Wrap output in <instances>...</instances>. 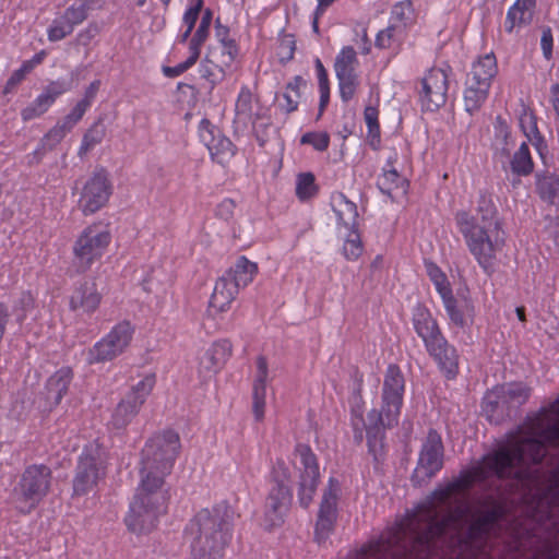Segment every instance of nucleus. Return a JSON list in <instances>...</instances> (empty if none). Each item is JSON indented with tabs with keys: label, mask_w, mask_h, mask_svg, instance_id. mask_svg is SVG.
Here are the masks:
<instances>
[{
	"label": "nucleus",
	"mask_w": 559,
	"mask_h": 559,
	"mask_svg": "<svg viewBox=\"0 0 559 559\" xmlns=\"http://www.w3.org/2000/svg\"><path fill=\"white\" fill-rule=\"evenodd\" d=\"M426 271L441 298L452 294L450 283L438 265L431 262L427 263Z\"/></svg>",
	"instance_id": "nucleus-46"
},
{
	"label": "nucleus",
	"mask_w": 559,
	"mask_h": 559,
	"mask_svg": "<svg viewBox=\"0 0 559 559\" xmlns=\"http://www.w3.org/2000/svg\"><path fill=\"white\" fill-rule=\"evenodd\" d=\"M229 33V28L221 24L219 20H217L215 24V37L218 45H224L225 43H236L235 39L230 37Z\"/></svg>",
	"instance_id": "nucleus-63"
},
{
	"label": "nucleus",
	"mask_w": 559,
	"mask_h": 559,
	"mask_svg": "<svg viewBox=\"0 0 559 559\" xmlns=\"http://www.w3.org/2000/svg\"><path fill=\"white\" fill-rule=\"evenodd\" d=\"M296 197L299 201H308L317 195L318 186L311 173H300L296 178Z\"/></svg>",
	"instance_id": "nucleus-44"
},
{
	"label": "nucleus",
	"mask_w": 559,
	"mask_h": 559,
	"mask_svg": "<svg viewBox=\"0 0 559 559\" xmlns=\"http://www.w3.org/2000/svg\"><path fill=\"white\" fill-rule=\"evenodd\" d=\"M331 206L336 216L340 234H342L343 229L357 227V205L353 201L348 200L344 193H333L331 195Z\"/></svg>",
	"instance_id": "nucleus-26"
},
{
	"label": "nucleus",
	"mask_w": 559,
	"mask_h": 559,
	"mask_svg": "<svg viewBox=\"0 0 559 559\" xmlns=\"http://www.w3.org/2000/svg\"><path fill=\"white\" fill-rule=\"evenodd\" d=\"M32 70L29 69V66H27L24 61L22 62L21 67L12 72L10 78L7 80L4 86H3V94H10L12 93L19 84H21L27 74H29Z\"/></svg>",
	"instance_id": "nucleus-52"
},
{
	"label": "nucleus",
	"mask_w": 559,
	"mask_h": 559,
	"mask_svg": "<svg viewBox=\"0 0 559 559\" xmlns=\"http://www.w3.org/2000/svg\"><path fill=\"white\" fill-rule=\"evenodd\" d=\"M71 131L63 122L55 124L44 136V143H47L50 148L60 143L64 136Z\"/></svg>",
	"instance_id": "nucleus-55"
},
{
	"label": "nucleus",
	"mask_w": 559,
	"mask_h": 559,
	"mask_svg": "<svg viewBox=\"0 0 559 559\" xmlns=\"http://www.w3.org/2000/svg\"><path fill=\"white\" fill-rule=\"evenodd\" d=\"M134 334V326L129 321H121L88 352V362L98 364L110 361L120 356L131 344Z\"/></svg>",
	"instance_id": "nucleus-12"
},
{
	"label": "nucleus",
	"mask_w": 559,
	"mask_h": 559,
	"mask_svg": "<svg viewBox=\"0 0 559 559\" xmlns=\"http://www.w3.org/2000/svg\"><path fill=\"white\" fill-rule=\"evenodd\" d=\"M379 110L374 106H367L364 110V119L371 135H379L380 126L378 121Z\"/></svg>",
	"instance_id": "nucleus-57"
},
{
	"label": "nucleus",
	"mask_w": 559,
	"mask_h": 559,
	"mask_svg": "<svg viewBox=\"0 0 559 559\" xmlns=\"http://www.w3.org/2000/svg\"><path fill=\"white\" fill-rule=\"evenodd\" d=\"M511 171L520 177L528 176L534 170V163L526 143H522L510 160Z\"/></svg>",
	"instance_id": "nucleus-38"
},
{
	"label": "nucleus",
	"mask_w": 559,
	"mask_h": 559,
	"mask_svg": "<svg viewBox=\"0 0 559 559\" xmlns=\"http://www.w3.org/2000/svg\"><path fill=\"white\" fill-rule=\"evenodd\" d=\"M503 400V391H501L500 385L492 388L485 394L481 409L490 420L497 419L509 412V405Z\"/></svg>",
	"instance_id": "nucleus-32"
},
{
	"label": "nucleus",
	"mask_w": 559,
	"mask_h": 559,
	"mask_svg": "<svg viewBox=\"0 0 559 559\" xmlns=\"http://www.w3.org/2000/svg\"><path fill=\"white\" fill-rule=\"evenodd\" d=\"M266 400L252 399V413L255 420L261 421L265 415Z\"/></svg>",
	"instance_id": "nucleus-64"
},
{
	"label": "nucleus",
	"mask_w": 559,
	"mask_h": 559,
	"mask_svg": "<svg viewBox=\"0 0 559 559\" xmlns=\"http://www.w3.org/2000/svg\"><path fill=\"white\" fill-rule=\"evenodd\" d=\"M441 299L451 322L457 326H463L465 320L462 312L456 307V300L454 299L453 294H450Z\"/></svg>",
	"instance_id": "nucleus-54"
},
{
	"label": "nucleus",
	"mask_w": 559,
	"mask_h": 559,
	"mask_svg": "<svg viewBox=\"0 0 559 559\" xmlns=\"http://www.w3.org/2000/svg\"><path fill=\"white\" fill-rule=\"evenodd\" d=\"M238 293L239 288L224 274L215 283L209 301V312L213 316L226 312Z\"/></svg>",
	"instance_id": "nucleus-24"
},
{
	"label": "nucleus",
	"mask_w": 559,
	"mask_h": 559,
	"mask_svg": "<svg viewBox=\"0 0 559 559\" xmlns=\"http://www.w3.org/2000/svg\"><path fill=\"white\" fill-rule=\"evenodd\" d=\"M443 466V444L436 430H429L419 453L413 481L423 485L429 481Z\"/></svg>",
	"instance_id": "nucleus-14"
},
{
	"label": "nucleus",
	"mask_w": 559,
	"mask_h": 559,
	"mask_svg": "<svg viewBox=\"0 0 559 559\" xmlns=\"http://www.w3.org/2000/svg\"><path fill=\"white\" fill-rule=\"evenodd\" d=\"M259 271L258 264L241 255L235 264L225 273L230 281L240 289L253 282Z\"/></svg>",
	"instance_id": "nucleus-28"
},
{
	"label": "nucleus",
	"mask_w": 559,
	"mask_h": 559,
	"mask_svg": "<svg viewBox=\"0 0 559 559\" xmlns=\"http://www.w3.org/2000/svg\"><path fill=\"white\" fill-rule=\"evenodd\" d=\"M500 388L503 391V401L508 403L509 408L524 404L530 396V389L523 383H507Z\"/></svg>",
	"instance_id": "nucleus-42"
},
{
	"label": "nucleus",
	"mask_w": 559,
	"mask_h": 559,
	"mask_svg": "<svg viewBox=\"0 0 559 559\" xmlns=\"http://www.w3.org/2000/svg\"><path fill=\"white\" fill-rule=\"evenodd\" d=\"M73 372L70 367H61L47 381V396L55 405H58L67 394L72 381Z\"/></svg>",
	"instance_id": "nucleus-29"
},
{
	"label": "nucleus",
	"mask_w": 559,
	"mask_h": 559,
	"mask_svg": "<svg viewBox=\"0 0 559 559\" xmlns=\"http://www.w3.org/2000/svg\"><path fill=\"white\" fill-rule=\"evenodd\" d=\"M404 36V32L389 24L386 28L377 34L376 47L380 49H394L401 45Z\"/></svg>",
	"instance_id": "nucleus-45"
},
{
	"label": "nucleus",
	"mask_w": 559,
	"mask_h": 559,
	"mask_svg": "<svg viewBox=\"0 0 559 559\" xmlns=\"http://www.w3.org/2000/svg\"><path fill=\"white\" fill-rule=\"evenodd\" d=\"M72 25L64 19L63 14L56 16L47 29V37L50 41H59L73 32Z\"/></svg>",
	"instance_id": "nucleus-47"
},
{
	"label": "nucleus",
	"mask_w": 559,
	"mask_h": 559,
	"mask_svg": "<svg viewBox=\"0 0 559 559\" xmlns=\"http://www.w3.org/2000/svg\"><path fill=\"white\" fill-rule=\"evenodd\" d=\"M498 73L497 59L493 52H488L476 59L466 79L480 81L491 86L493 78Z\"/></svg>",
	"instance_id": "nucleus-30"
},
{
	"label": "nucleus",
	"mask_w": 559,
	"mask_h": 559,
	"mask_svg": "<svg viewBox=\"0 0 559 559\" xmlns=\"http://www.w3.org/2000/svg\"><path fill=\"white\" fill-rule=\"evenodd\" d=\"M404 392L405 379L400 367L394 364L389 365L383 378L381 411L371 409L365 424L370 448L383 438L386 428L399 424Z\"/></svg>",
	"instance_id": "nucleus-6"
},
{
	"label": "nucleus",
	"mask_w": 559,
	"mask_h": 559,
	"mask_svg": "<svg viewBox=\"0 0 559 559\" xmlns=\"http://www.w3.org/2000/svg\"><path fill=\"white\" fill-rule=\"evenodd\" d=\"M236 204L231 199L222 200L215 207V216L224 222H230L234 217Z\"/></svg>",
	"instance_id": "nucleus-59"
},
{
	"label": "nucleus",
	"mask_w": 559,
	"mask_h": 559,
	"mask_svg": "<svg viewBox=\"0 0 559 559\" xmlns=\"http://www.w3.org/2000/svg\"><path fill=\"white\" fill-rule=\"evenodd\" d=\"M292 503L290 487L285 485H272L265 504V516L270 526L278 525L283 522Z\"/></svg>",
	"instance_id": "nucleus-23"
},
{
	"label": "nucleus",
	"mask_w": 559,
	"mask_h": 559,
	"mask_svg": "<svg viewBox=\"0 0 559 559\" xmlns=\"http://www.w3.org/2000/svg\"><path fill=\"white\" fill-rule=\"evenodd\" d=\"M359 60L352 46H344L335 57V75L358 73Z\"/></svg>",
	"instance_id": "nucleus-37"
},
{
	"label": "nucleus",
	"mask_w": 559,
	"mask_h": 559,
	"mask_svg": "<svg viewBox=\"0 0 559 559\" xmlns=\"http://www.w3.org/2000/svg\"><path fill=\"white\" fill-rule=\"evenodd\" d=\"M536 187L540 198L551 204H559V177L552 174H537Z\"/></svg>",
	"instance_id": "nucleus-36"
},
{
	"label": "nucleus",
	"mask_w": 559,
	"mask_h": 559,
	"mask_svg": "<svg viewBox=\"0 0 559 559\" xmlns=\"http://www.w3.org/2000/svg\"><path fill=\"white\" fill-rule=\"evenodd\" d=\"M520 124L525 136L542 155V150L546 147V145L540 132L538 131L536 117L532 112H524L520 118Z\"/></svg>",
	"instance_id": "nucleus-40"
},
{
	"label": "nucleus",
	"mask_w": 559,
	"mask_h": 559,
	"mask_svg": "<svg viewBox=\"0 0 559 559\" xmlns=\"http://www.w3.org/2000/svg\"><path fill=\"white\" fill-rule=\"evenodd\" d=\"M301 144H309L314 150L323 152L330 145V135L326 132H307L300 139Z\"/></svg>",
	"instance_id": "nucleus-51"
},
{
	"label": "nucleus",
	"mask_w": 559,
	"mask_h": 559,
	"mask_svg": "<svg viewBox=\"0 0 559 559\" xmlns=\"http://www.w3.org/2000/svg\"><path fill=\"white\" fill-rule=\"evenodd\" d=\"M283 100L284 104L282 106L287 112L296 110L298 107L299 92L297 90H293L292 94L290 92L285 91L283 94Z\"/></svg>",
	"instance_id": "nucleus-61"
},
{
	"label": "nucleus",
	"mask_w": 559,
	"mask_h": 559,
	"mask_svg": "<svg viewBox=\"0 0 559 559\" xmlns=\"http://www.w3.org/2000/svg\"><path fill=\"white\" fill-rule=\"evenodd\" d=\"M69 90L70 85L64 81H51L31 104L21 110L22 119L29 121L43 116L55 104L57 98Z\"/></svg>",
	"instance_id": "nucleus-21"
},
{
	"label": "nucleus",
	"mask_w": 559,
	"mask_h": 559,
	"mask_svg": "<svg viewBox=\"0 0 559 559\" xmlns=\"http://www.w3.org/2000/svg\"><path fill=\"white\" fill-rule=\"evenodd\" d=\"M197 61L198 60L195 58H193V56L189 55L185 61H182L174 67H164L163 73L167 78H177V76L181 75L182 73H185L190 68H192L197 63Z\"/></svg>",
	"instance_id": "nucleus-58"
},
{
	"label": "nucleus",
	"mask_w": 559,
	"mask_h": 559,
	"mask_svg": "<svg viewBox=\"0 0 559 559\" xmlns=\"http://www.w3.org/2000/svg\"><path fill=\"white\" fill-rule=\"evenodd\" d=\"M88 107L90 99H81L61 122H63L68 128L72 130L74 126L83 118Z\"/></svg>",
	"instance_id": "nucleus-53"
},
{
	"label": "nucleus",
	"mask_w": 559,
	"mask_h": 559,
	"mask_svg": "<svg viewBox=\"0 0 559 559\" xmlns=\"http://www.w3.org/2000/svg\"><path fill=\"white\" fill-rule=\"evenodd\" d=\"M112 241L111 230L102 222L87 225L76 237L72 253L78 270L85 272L100 260Z\"/></svg>",
	"instance_id": "nucleus-8"
},
{
	"label": "nucleus",
	"mask_w": 559,
	"mask_h": 559,
	"mask_svg": "<svg viewBox=\"0 0 559 559\" xmlns=\"http://www.w3.org/2000/svg\"><path fill=\"white\" fill-rule=\"evenodd\" d=\"M416 14L411 0H402L396 2L390 14L389 24L406 34L407 28L414 25Z\"/></svg>",
	"instance_id": "nucleus-31"
},
{
	"label": "nucleus",
	"mask_w": 559,
	"mask_h": 559,
	"mask_svg": "<svg viewBox=\"0 0 559 559\" xmlns=\"http://www.w3.org/2000/svg\"><path fill=\"white\" fill-rule=\"evenodd\" d=\"M211 27L198 25L195 32L191 36L188 43V51L189 55L193 56L197 60H199L201 55V49L209 38Z\"/></svg>",
	"instance_id": "nucleus-50"
},
{
	"label": "nucleus",
	"mask_w": 559,
	"mask_h": 559,
	"mask_svg": "<svg viewBox=\"0 0 559 559\" xmlns=\"http://www.w3.org/2000/svg\"><path fill=\"white\" fill-rule=\"evenodd\" d=\"M233 510L226 502L202 509L190 521L186 537L192 559H217L230 537Z\"/></svg>",
	"instance_id": "nucleus-5"
},
{
	"label": "nucleus",
	"mask_w": 559,
	"mask_h": 559,
	"mask_svg": "<svg viewBox=\"0 0 559 559\" xmlns=\"http://www.w3.org/2000/svg\"><path fill=\"white\" fill-rule=\"evenodd\" d=\"M156 383L153 373L145 374L124 393L111 413L109 426L121 430L127 428L139 414Z\"/></svg>",
	"instance_id": "nucleus-10"
},
{
	"label": "nucleus",
	"mask_w": 559,
	"mask_h": 559,
	"mask_svg": "<svg viewBox=\"0 0 559 559\" xmlns=\"http://www.w3.org/2000/svg\"><path fill=\"white\" fill-rule=\"evenodd\" d=\"M413 325L440 369L448 378L454 377L459 368L456 352L448 344L437 321L427 308L418 306L414 309Z\"/></svg>",
	"instance_id": "nucleus-7"
},
{
	"label": "nucleus",
	"mask_w": 559,
	"mask_h": 559,
	"mask_svg": "<svg viewBox=\"0 0 559 559\" xmlns=\"http://www.w3.org/2000/svg\"><path fill=\"white\" fill-rule=\"evenodd\" d=\"M548 445L559 448V397L528 416L515 432L508 436L504 444L485 455L475 468L474 477L495 475L528 481L533 474L531 465L542 461Z\"/></svg>",
	"instance_id": "nucleus-2"
},
{
	"label": "nucleus",
	"mask_w": 559,
	"mask_h": 559,
	"mask_svg": "<svg viewBox=\"0 0 559 559\" xmlns=\"http://www.w3.org/2000/svg\"><path fill=\"white\" fill-rule=\"evenodd\" d=\"M552 35L549 29L544 31L540 38V48L543 51L544 57L547 60H550L552 57Z\"/></svg>",
	"instance_id": "nucleus-62"
},
{
	"label": "nucleus",
	"mask_w": 559,
	"mask_h": 559,
	"mask_svg": "<svg viewBox=\"0 0 559 559\" xmlns=\"http://www.w3.org/2000/svg\"><path fill=\"white\" fill-rule=\"evenodd\" d=\"M107 463V450L97 441L88 443L80 455L76 475L73 480L74 492L84 495L93 490L98 481L105 477Z\"/></svg>",
	"instance_id": "nucleus-9"
},
{
	"label": "nucleus",
	"mask_w": 559,
	"mask_h": 559,
	"mask_svg": "<svg viewBox=\"0 0 559 559\" xmlns=\"http://www.w3.org/2000/svg\"><path fill=\"white\" fill-rule=\"evenodd\" d=\"M179 435L166 430L153 436L142 450L141 480L124 518L128 530L135 535L151 533L166 512V496L162 490L180 452Z\"/></svg>",
	"instance_id": "nucleus-3"
},
{
	"label": "nucleus",
	"mask_w": 559,
	"mask_h": 559,
	"mask_svg": "<svg viewBox=\"0 0 559 559\" xmlns=\"http://www.w3.org/2000/svg\"><path fill=\"white\" fill-rule=\"evenodd\" d=\"M114 186L109 173L98 168L82 183L79 192L78 207L84 216H90L104 209L112 194Z\"/></svg>",
	"instance_id": "nucleus-11"
},
{
	"label": "nucleus",
	"mask_w": 559,
	"mask_h": 559,
	"mask_svg": "<svg viewBox=\"0 0 559 559\" xmlns=\"http://www.w3.org/2000/svg\"><path fill=\"white\" fill-rule=\"evenodd\" d=\"M337 80L338 94L344 103L350 102L360 87V78L358 73L335 75Z\"/></svg>",
	"instance_id": "nucleus-43"
},
{
	"label": "nucleus",
	"mask_w": 559,
	"mask_h": 559,
	"mask_svg": "<svg viewBox=\"0 0 559 559\" xmlns=\"http://www.w3.org/2000/svg\"><path fill=\"white\" fill-rule=\"evenodd\" d=\"M465 487L462 480L438 486L427 499L416 507L413 514L401 523L394 555L406 559H427L436 548L437 540L448 537L461 540L467 526L471 538L487 533L498 519L496 510L469 519L468 507L461 502L457 493Z\"/></svg>",
	"instance_id": "nucleus-1"
},
{
	"label": "nucleus",
	"mask_w": 559,
	"mask_h": 559,
	"mask_svg": "<svg viewBox=\"0 0 559 559\" xmlns=\"http://www.w3.org/2000/svg\"><path fill=\"white\" fill-rule=\"evenodd\" d=\"M340 484L336 479L330 478L328 488L324 490L319 508L316 523V540L324 543L334 530L337 519V501L340 496Z\"/></svg>",
	"instance_id": "nucleus-17"
},
{
	"label": "nucleus",
	"mask_w": 559,
	"mask_h": 559,
	"mask_svg": "<svg viewBox=\"0 0 559 559\" xmlns=\"http://www.w3.org/2000/svg\"><path fill=\"white\" fill-rule=\"evenodd\" d=\"M257 371L252 385H267L269 381V366L265 357L259 356L257 358Z\"/></svg>",
	"instance_id": "nucleus-60"
},
{
	"label": "nucleus",
	"mask_w": 559,
	"mask_h": 559,
	"mask_svg": "<svg viewBox=\"0 0 559 559\" xmlns=\"http://www.w3.org/2000/svg\"><path fill=\"white\" fill-rule=\"evenodd\" d=\"M490 85L485 84L480 81L465 80V87L463 92L464 107L465 110L473 115L477 112L484 103L486 102L489 94Z\"/></svg>",
	"instance_id": "nucleus-27"
},
{
	"label": "nucleus",
	"mask_w": 559,
	"mask_h": 559,
	"mask_svg": "<svg viewBox=\"0 0 559 559\" xmlns=\"http://www.w3.org/2000/svg\"><path fill=\"white\" fill-rule=\"evenodd\" d=\"M449 74L444 69L432 68L421 80L419 100L424 110L436 111L447 102Z\"/></svg>",
	"instance_id": "nucleus-16"
},
{
	"label": "nucleus",
	"mask_w": 559,
	"mask_h": 559,
	"mask_svg": "<svg viewBox=\"0 0 559 559\" xmlns=\"http://www.w3.org/2000/svg\"><path fill=\"white\" fill-rule=\"evenodd\" d=\"M265 115V108L259 98L247 85L239 90L236 104L234 123L239 128L253 127Z\"/></svg>",
	"instance_id": "nucleus-20"
},
{
	"label": "nucleus",
	"mask_w": 559,
	"mask_h": 559,
	"mask_svg": "<svg viewBox=\"0 0 559 559\" xmlns=\"http://www.w3.org/2000/svg\"><path fill=\"white\" fill-rule=\"evenodd\" d=\"M106 135V127L102 121H97L93 123L88 130L84 133L80 148L79 155H86L90 151H92L97 144L102 143Z\"/></svg>",
	"instance_id": "nucleus-41"
},
{
	"label": "nucleus",
	"mask_w": 559,
	"mask_h": 559,
	"mask_svg": "<svg viewBox=\"0 0 559 559\" xmlns=\"http://www.w3.org/2000/svg\"><path fill=\"white\" fill-rule=\"evenodd\" d=\"M88 13V4L85 1H81L79 3H73L69 8L64 10L62 13L64 15V19L68 20V22L72 25L74 28L75 26L82 24Z\"/></svg>",
	"instance_id": "nucleus-49"
},
{
	"label": "nucleus",
	"mask_w": 559,
	"mask_h": 559,
	"mask_svg": "<svg viewBox=\"0 0 559 559\" xmlns=\"http://www.w3.org/2000/svg\"><path fill=\"white\" fill-rule=\"evenodd\" d=\"M271 483L275 486L285 485L290 487L292 474L289 464L286 463L283 459H278L274 463L271 472Z\"/></svg>",
	"instance_id": "nucleus-48"
},
{
	"label": "nucleus",
	"mask_w": 559,
	"mask_h": 559,
	"mask_svg": "<svg viewBox=\"0 0 559 559\" xmlns=\"http://www.w3.org/2000/svg\"><path fill=\"white\" fill-rule=\"evenodd\" d=\"M379 187L382 192L390 197L405 195L408 188L407 180L395 169L385 170L379 179Z\"/></svg>",
	"instance_id": "nucleus-35"
},
{
	"label": "nucleus",
	"mask_w": 559,
	"mask_h": 559,
	"mask_svg": "<svg viewBox=\"0 0 559 559\" xmlns=\"http://www.w3.org/2000/svg\"><path fill=\"white\" fill-rule=\"evenodd\" d=\"M199 136L216 163L225 164L235 155V146L231 141L207 119L200 121Z\"/></svg>",
	"instance_id": "nucleus-19"
},
{
	"label": "nucleus",
	"mask_w": 559,
	"mask_h": 559,
	"mask_svg": "<svg viewBox=\"0 0 559 559\" xmlns=\"http://www.w3.org/2000/svg\"><path fill=\"white\" fill-rule=\"evenodd\" d=\"M203 5V0H194L185 11L182 15V24L185 27L193 29Z\"/></svg>",
	"instance_id": "nucleus-56"
},
{
	"label": "nucleus",
	"mask_w": 559,
	"mask_h": 559,
	"mask_svg": "<svg viewBox=\"0 0 559 559\" xmlns=\"http://www.w3.org/2000/svg\"><path fill=\"white\" fill-rule=\"evenodd\" d=\"M455 223L479 266L486 273H491L497 252L504 245V231L495 204L490 200L481 198L475 214L465 211L457 212Z\"/></svg>",
	"instance_id": "nucleus-4"
},
{
	"label": "nucleus",
	"mask_w": 559,
	"mask_h": 559,
	"mask_svg": "<svg viewBox=\"0 0 559 559\" xmlns=\"http://www.w3.org/2000/svg\"><path fill=\"white\" fill-rule=\"evenodd\" d=\"M535 0H515L508 9L504 29L507 33H518L523 27L531 24L535 12Z\"/></svg>",
	"instance_id": "nucleus-25"
},
{
	"label": "nucleus",
	"mask_w": 559,
	"mask_h": 559,
	"mask_svg": "<svg viewBox=\"0 0 559 559\" xmlns=\"http://www.w3.org/2000/svg\"><path fill=\"white\" fill-rule=\"evenodd\" d=\"M50 479L51 471L46 465L34 464L25 468L17 485L21 499L26 503L22 511H29L41 501L49 490Z\"/></svg>",
	"instance_id": "nucleus-13"
},
{
	"label": "nucleus",
	"mask_w": 559,
	"mask_h": 559,
	"mask_svg": "<svg viewBox=\"0 0 559 559\" xmlns=\"http://www.w3.org/2000/svg\"><path fill=\"white\" fill-rule=\"evenodd\" d=\"M102 295L95 283L84 282L75 286L69 297V307L80 314H93L99 307Z\"/></svg>",
	"instance_id": "nucleus-22"
},
{
	"label": "nucleus",
	"mask_w": 559,
	"mask_h": 559,
	"mask_svg": "<svg viewBox=\"0 0 559 559\" xmlns=\"http://www.w3.org/2000/svg\"><path fill=\"white\" fill-rule=\"evenodd\" d=\"M207 53L222 67L233 72L238 63L239 47L236 43H225L224 45L210 48Z\"/></svg>",
	"instance_id": "nucleus-34"
},
{
	"label": "nucleus",
	"mask_w": 559,
	"mask_h": 559,
	"mask_svg": "<svg viewBox=\"0 0 559 559\" xmlns=\"http://www.w3.org/2000/svg\"><path fill=\"white\" fill-rule=\"evenodd\" d=\"M199 72L201 78L211 85V90L223 82L227 74L231 73L227 68L217 63L209 53L201 61Z\"/></svg>",
	"instance_id": "nucleus-33"
},
{
	"label": "nucleus",
	"mask_w": 559,
	"mask_h": 559,
	"mask_svg": "<svg viewBox=\"0 0 559 559\" xmlns=\"http://www.w3.org/2000/svg\"><path fill=\"white\" fill-rule=\"evenodd\" d=\"M344 230V242L342 247V253L345 259L349 261H356L364 251L360 235L357 227L343 229Z\"/></svg>",
	"instance_id": "nucleus-39"
},
{
	"label": "nucleus",
	"mask_w": 559,
	"mask_h": 559,
	"mask_svg": "<svg viewBox=\"0 0 559 559\" xmlns=\"http://www.w3.org/2000/svg\"><path fill=\"white\" fill-rule=\"evenodd\" d=\"M295 459L301 466L298 499L302 507L307 508L314 496L320 479L317 457L310 447L298 444L295 448Z\"/></svg>",
	"instance_id": "nucleus-15"
},
{
	"label": "nucleus",
	"mask_w": 559,
	"mask_h": 559,
	"mask_svg": "<svg viewBox=\"0 0 559 559\" xmlns=\"http://www.w3.org/2000/svg\"><path fill=\"white\" fill-rule=\"evenodd\" d=\"M233 355V345L226 338L211 343L199 358L198 373L204 379L215 377L227 364Z\"/></svg>",
	"instance_id": "nucleus-18"
}]
</instances>
